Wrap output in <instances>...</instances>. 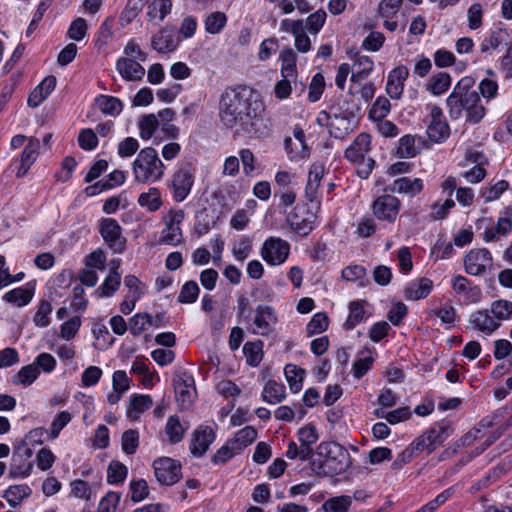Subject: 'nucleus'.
<instances>
[{"label": "nucleus", "instance_id": "09e8293b", "mask_svg": "<svg viewBox=\"0 0 512 512\" xmlns=\"http://www.w3.org/2000/svg\"><path fill=\"white\" fill-rule=\"evenodd\" d=\"M416 139L414 136L405 135L400 138L397 147V154L401 158H412L419 153V149L415 144Z\"/></svg>", "mask_w": 512, "mask_h": 512}, {"label": "nucleus", "instance_id": "774afa93", "mask_svg": "<svg viewBox=\"0 0 512 512\" xmlns=\"http://www.w3.org/2000/svg\"><path fill=\"white\" fill-rule=\"evenodd\" d=\"M120 501V494L108 492L98 505V512H115Z\"/></svg>", "mask_w": 512, "mask_h": 512}, {"label": "nucleus", "instance_id": "6ab92c4d", "mask_svg": "<svg viewBox=\"0 0 512 512\" xmlns=\"http://www.w3.org/2000/svg\"><path fill=\"white\" fill-rule=\"evenodd\" d=\"M489 309L478 310L471 314L469 322L475 329L486 335H490L500 327L493 315H490Z\"/></svg>", "mask_w": 512, "mask_h": 512}, {"label": "nucleus", "instance_id": "f704fd0d", "mask_svg": "<svg viewBox=\"0 0 512 512\" xmlns=\"http://www.w3.org/2000/svg\"><path fill=\"white\" fill-rule=\"evenodd\" d=\"M364 304L363 300H354L349 303V315L344 323L346 330H352L365 319Z\"/></svg>", "mask_w": 512, "mask_h": 512}, {"label": "nucleus", "instance_id": "338daca9", "mask_svg": "<svg viewBox=\"0 0 512 512\" xmlns=\"http://www.w3.org/2000/svg\"><path fill=\"white\" fill-rule=\"evenodd\" d=\"M131 499L133 502H140L144 500L148 494V485L144 479L132 481L130 483Z\"/></svg>", "mask_w": 512, "mask_h": 512}, {"label": "nucleus", "instance_id": "680f3d73", "mask_svg": "<svg viewBox=\"0 0 512 512\" xmlns=\"http://www.w3.org/2000/svg\"><path fill=\"white\" fill-rule=\"evenodd\" d=\"M122 449L128 454H134L139 445V435L136 430H127L122 435Z\"/></svg>", "mask_w": 512, "mask_h": 512}, {"label": "nucleus", "instance_id": "a18cd8bd", "mask_svg": "<svg viewBox=\"0 0 512 512\" xmlns=\"http://www.w3.org/2000/svg\"><path fill=\"white\" fill-rule=\"evenodd\" d=\"M351 504L352 497L342 495L326 500L322 505V509L324 512H348Z\"/></svg>", "mask_w": 512, "mask_h": 512}, {"label": "nucleus", "instance_id": "603ef678", "mask_svg": "<svg viewBox=\"0 0 512 512\" xmlns=\"http://www.w3.org/2000/svg\"><path fill=\"white\" fill-rule=\"evenodd\" d=\"M127 473L128 469L123 463L113 460L107 469V481L110 484L121 483L125 480Z\"/></svg>", "mask_w": 512, "mask_h": 512}, {"label": "nucleus", "instance_id": "aec40b11", "mask_svg": "<svg viewBox=\"0 0 512 512\" xmlns=\"http://www.w3.org/2000/svg\"><path fill=\"white\" fill-rule=\"evenodd\" d=\"M56 82V77L53 75L45 77L30 93L27 100L28 106L31 108L38 107L55 89Z\"/></svg>", "mask_w": 512, "mask_h": 512}, {"label": "nucleus", "instance_id": "bb28decb", "mask_svg": "<svg viewBox=\"0 0 512 512\" xmlns=\"http://www.w3.org/2000/svg\"><path fill=\"white\" fill-rule=\"evenodd\" d=\"M323 177V167L322 166H312L309 170L308 180L305 187V197L310 204H315L317 190L320 185V181Z\"/></svg>", "mask_w": 512, "mask_h": 512}, {"label": "nucleus", "instance_id": "c03bdc74", "mask_svg": "<svg viewBox=\"0 0 512 512\" xmlns=\"http://www.w3.org/2000/svg\"><path fill=\"white\" fill-rule=\"evenodd\" d=\"M33 297V291L28 288L19 287L7 292L3 299L6 302L15 304L19 307L27 305Z\"/></svg>", "mask_w": 512, "mask_h": 512}, {"label": "nucleus", "instance_id": "f03ea898", "mask_svg": "<svg viewBox=\"0 0 512 512\" xmlns=\"http://www.w3.org/2000/svg\"><path fill=\"white\" fill-rule=\"evenodd\" d=\"M475 81L472 77H463L453 88L446 104L452 120H457L466 112V121L471 124L479 123L486 114V108L481 102L479 92L472 90Z\"/></svg>", "mask_w": 512, "mask_h": 512}, {"label": "nucleus", "instance_id": "58836bf2", "mask_svg": "<svg viewBox=\"0 0 512 512\" xmlns=\"http://www.w3.org/2000/svg\"><path fill=\"white\" fill-rule=\"evenodd\" d=\"M243 352L249 365L258 366L263 358V342L261 340L246 342Z\"/></svg>", "mask_w": 512, "mask_h": 512}, {"label": "nucleus", "instance_id": "393cba45", "mask_svg": "<svg viewBox=\"0 0 512 512\" xmlns=\"http://www.w3.org/2000/svg\"><path fill=\"white\" fill-rule=\"evenodd\" d=\"M388 190L392 193L415 196L423 190V181L420 178L410 179L408 177H401L396 179Z\"/></svg>", "mask_w": 512, "mask_h": 512}, {"label": "nucleus", "instance_id": "9d476101", "mask_svg": "<svg viewBox=\"0 0 512 512\" xmlns=\"http://www.w3.org/2000/svg\"><path fill=\"white\" fill-rule=\"evenodd\" d=\"M185 213L182 209H171L164 217L165 228L161 233L160 242L176 246L182 242V230L180 224L183 222Z\"/></svg>", "mask_w": 512, "mask_h": 512}, {"label": "nucleus", "instance_id": "3c124183", "mask_svg": "<svg viewBox=\"0 0 512 512\" xmlns=\"http://www.w3.org/2000/svg\"><path fill=\"white\" fill-rule=\"evenodd\" d=\"M152 316L148 313H137L129 320V331L134 336H139L147 326L152 325Z\"/></svg>", "mask_w": 512, "mask_h": 512}, {"label": "nucleus", "instance_id": "4c0bfd02", "mask_svg": "<svg viewBox=\"0 0 512 512\" xmlns=\"http://www.w3.org/2000/svg\"><path fill=\"white\" fill-rule=\"evenodd\" d=\"M33 465L31 462H27L26 459L17 453L12 456V462L9 470L10 478L27 477L31 473Z\"/></svg>", "mask_w": 512, "mask_h": 512}, {"label": "nucleus", "instance_id": "39448f33", "mask_svg": "<svg viewBox=\"0 0 512 512\" xmlns=\"http://www.w3.org/2000/svg\"><path fill=\"white\" fill-rule=\"evenodd\" d=\"M319 208V202L315 204H297L287 215L286 221L296 234L302 237L307 236L314 229Z\"/></svg>", "mask_w": 512, "mask_h": 512}, {"label": "nucleus", "instance_id": "49530a36", "mask_svg": "<svg viewBox=\"0 0 512 512\" xmlns=\"http://www.w3.org/2000/svg\"><path fill=\"white\" fill-rule=\"evenodd\" d=\"M39 374L40 371L37 366L29 364L22 367L18 373L13 376L12 382L14 384L29 386L38 378Z\"/></svg>", "mask_w": 512, "mask_h": 512}, {"label": "nucleus", "instance_id": "412c9836", "mask_svg": "<svg viewBox=\"0 0 512 512\" xmlns=\"http://www.w3.org/2000/svg\"><path fill=\"white\" fill-rule=\"evenodd\" d=\"M116 69L127 81L141 80L145 75L144 67L131 58L122 57L116 63Z\"/></svg>", "mask_w": 512, "mask_h": 512}, {"label": "nucleus", "instance_id": "423d86ee", "mask_svg": "<svg viewBox=\"0 0 512 512\" xmlns=\"http://www.w3.org/2000/svg\"><path fill=\"white\" fill-rule=\"evenodd\" d=\"M195 182V167L191 163L179 166L171 176L168 187L175 202H183L189 196Z\"/></svg>", "mask_w": 512, "mask_h": 512}, {"label": "nucleus", "instance_id": "2f4dec72", "mask_svg": "<svg viewBox=\"0 0 512 512\" xmlns=\"http://www.w3.org/2000/svg\"><path fill=\"white\" fill-rule=\"evenodd\" d=\"M125 179L126 175L124 171L114 170L108 175L106 180L98 181L94 185L87 187L86 191L93 190L91 194H95L96 191L102 192L115 186L122 185L125 182Z\"/></svg>", "mask_w": 512, "mask_h": 512}, {"label": "nucleus", "instance_id": "ddd939ff", "mask_svg": "<svg viewBox=\"0 0 512 512\" xmlns=\"http://www.w3.org/2000/svg\"><path fill=\"white\" fill-rule=\"evenodd\" d=\"M372 209L378 219L394 222L399 214L400 200L393 195L385 194L374 200Z\"/></svg>", "mask_w": 512, "mask_h": 512}, {"label": "nucleus", "instance_id": "37998d69", "mask_svg": "<svg viewBox=\"0 0 512 512\" xmlns=\"http://www.w3.org/2000/svg\"><path fill=\"white\" fill-rule=\"evenodd\" d=\"M120 283L119 272H109L104 282L97 288L96 293L100 297H110L118 290Z\"/></svg>", "mask_w": 512, "mask_h": 512}, {"label": "nucleus", "instance_id": "a211bd4d", "mask_svg": "<svg viewBox=\"0 0 512 512\" xmlns=\"http://www.w3.org/2000/svg\"><path fill=\"white\" fill-rule=\"evenodd\" d=\"M215 439V433L212 428L205 426L199 427L193 435L191 443V453L196 457L203 456L208 450L209 446Z\"/></svg>", "mask_w": 512, "mask_h": 512}, {"label": "nucleus", "instance_id": "ea45409f", "mask_svg": "<svg viewBox=\"0 0 512 512\" xmlns=\"http://www.w3.org/2000/svg\"><path fill=\"white\" fill-rule=\"evenodd\" d=\"M284 373L289 384L290 390L297 393L302 388V382L305 371L298 368L296 365L287 364L284 368Z\"/></svg>", "mask_w": 512, "mask_h": 512}, {"label": "nucleus", "instance_id": "5701e85b", "mask_svg": "<svg viewBox=\"0 0 512 512\" xmlns=\"http://www.w3.org/2000/svg\"><path fill=\"white\" fill-rule=\"evenodd\" d=\"M433 288V282L429 278L422 277L411 281L404 289L407 300H420L426 298Z\"/></svg>", "mask_w": 512, "mask_h": 512}, {"label": "nucleus", "instance_id": "c85d7f7f", "mask_svg": "<svg viewBox=\"0 0 512 512\" xmlns=\"http://www.w3.org/2000/svg\"><path fill=\"white\" fill-rule=\"evenodd\" d=\"M95 104L103 114L117 116L123 109V103L120 99L109 95H98L95 98Z\"/></svg>", "mask_w": 512, "mask_h": 512}, {"label": "nucleus", "instance_id": "bf43d9fd", "mask_svg": "<svg viewBox=\"0 0 512 512\" xmlns=\"http://www.w3.org/2000/svg\"><path fill=\"white\" fill-rule=\"evenodd\" d=\"M51 312V303L46 300L41 301L33 318L35 325L42 328L47 327L50 324L49 314Z\"/></svg>", "mask_w": 512, "mask_h": 512}, {"label": "nucleus", "instance_id": "4d7b16f0", "mask_svg": "<svg viewBox=\"0 0 512 512\" xmlns=\"http://www.w3.org/2000/svg\"><path fill=\"white\" fill-rule=\"evenodd\" d=\"M328 328V317L324 312L316 313L309 323L307 324L306 330L308 335L320 334L326 331Z\"/></svg>", "mask_w": 512, "mask_h": 512}, {"label": "nucleus", "instance_id": "9b49d317", "mask_svg": "<svg viewBox=\"0 0 512 512\" xmlns=\"http://www.w3.org/2000/svg\"><path fill=\"white\" fill-rule=\"evenodd\" d=\"M493 266V258L486 248L472 249L464 257L465 271L473 276L483 275Z\"/></svg>", "mask_w": 512, "mask_h": 512}, {"label": "nucleus", "instance_id": "f8f14e48", "mask_svg": "<svg viewBox=\"0 0 512 512\" xmlns=\"http://www.w3.org/2000/svg\"><path fill=\"white\" fill-rule=\"evenodd\" d=\"M430 122L427 127L428 137L436 143L446 140L450 135V127L439 106H432L429 113Z\"/></svg>", "mask_w": 512, "mask_h": 512}, {"label": "nucleus", "instance_id": "864d4df0", "mask_svg": "<svg viewBox=\"0 0 512 512\" xmlns=\"http://www.w3.org/2000/svg\"><path fill=\"white\" fill-rule=\"evenodd\" d=\"M200 289L196 281H187L181 288L178 301L183 304L194 303L199 295Z\"/></svg>", "mask_w": 512, "mask_h": 512}, {"label": "nucleus", "instance_id": "b1692460", "mask_svg": "<svg viewBox=\"0 0 512 512\" xmlns=\"http://www.w3.org/2000/svg\"><path fill=\"white\" fill-rule=\"evenodd\" d=\"M151 47L159 53H167L176 49L174 32L169 28H163L154 34L151 39Z\"/></svg>", "mask_w": 512, "mask_h": 512}, {"label": "nucleus", "instance_id": "69168bd1", "mask_svg": "<svg viewBox=\"0 0 512 512\" xmlns=\"http://www.w3.org/2000/svg\"><path fill=\"white\" fill-rule=\"evenodd\" d=\"M102 374H103L102 369L99 368L98 366L87 367L81 375L82 385L84 387H90V386L96 385L99 382Z\"/></svg>", "mask_w": 512, "mask_h": 512}, {"label": "nucleus", "instance_id": "2eb2a0df", "mask_svg": "<svg viewBox=\"0 0 512 512\" xmlns=\"http://www.w3.org/2000/svg\"><path fill=\"white\" fill-rule=\"evenodd\" d=\"M277 321V316L271 306L258 305L253 320L255 328L252 332L261 336H268L274 331Z\"/></svg>", "mask_w": 512, "mask_h": 512}, {"label": "nucleus", "instance_id": "79ce46f5", "mask_svg": "<svg viewBox=\"0 0 512 512\" xmlns=\"http://www.w3.org/2000/svg\"><path fill=\"white\" fill-rule=\"evenodd\" d=\"M227 23V16L224 12L215 11L210 13L205 21V30L209 34H219Z\"/></svg>", "mask_w": 512, "mask_h": 512}, {"label": "nucleus", "instance_id": "72a5a7b5", "mask_svg": "<svg viewBox=\"0 0 512 512\" xmlns=\"http://www.w3.org/2000/svg\"><path fill=\"white\" fill-rule=\"evenodd\" d=\"M138 204L150 212L159 210L163 204L159 189L151 187L147 192L141 193L138 197Z\"/></svg>", "mask_w": 512, "mask_h": 512}, {"label": "nucleus", "instance_id": "e433bc0d", "mask_svg": "<svg viewBox=\"0 0 512 512\" xmlns=\"http://www.w3.org/2000/svg\"><path fill=\"white\" fill-rule=\"evenodd\" d=\"M171 8V0H153L148 5L147 16L150 21H162L171 12Z\"/></svg>", "mask_w": 512, "mask_h": 512}, {"label": "nucleus", "instance_id": "0e129e2a", "mask_svg": "<svg viewBox=\"0 0 512 512\" xmlns=\"http://www.w3.org/2000/svg\"><path fill=\"white\" fill-rule=\"evenodd\" d=\"M78 143L83 150H92L96 148L98 138L92 129L86 128L80 131L78 135Z\"/></svg>", "mask_w": 512, "mask_h": 512}, {"label": "nucleus", "instance_id": "13d9d810", "mask_svg": "<svg viewBox=\"0 0 512 512\" xmlns=\"http://www.w3.org/2000/svg\"><path fill=\"white\" fill-rule=\"evenodd\" d=\"M326 17V12L323 9L310 14L306 19L304 30L307 29L310 33L317 34L322 29Z\"/></svg>", "mask_w": 512, "mask_h": 512}, {"label": "nucleus", "instance_id": "473e14b6", "mask_svg": "<svg viewBox=\"0 0 512 512\" xmlns=\"http://www.w3.org/2000/svg\"><path fill=\"white\" fill-rule=\"evenodd\" d=\"M32 493L31 488L26 484L12 485L5 490L3 498L11 507H16Z\"/></svg>", "mask_w": 512, "mask_h": 512}, {"label": "nucleus", "instance_id": "052dcab7", "mask_svg": "<svg viewBox=\"0 0 512 512\" xmlns=\"http://www.w3.org/2000/svg\"><path fill=\"white\" fill-rule=\"evenodd\" d=\"M252 251V241L248 237H243L233 245L232 254L236 260L245 261Z\"/></svg>", "mask_w": 512, "mask_h": 512}, {"label": "nucleus", "instance_id": "20e7f679", "mask_svg": "<svg viewBox=\"0 0 512 512\" xmlns=\"http://www.w3.org/2000/svg\"><path fill=\"white\" fill-rule=\"evenodd\" d=\"M166 166L153 147L140 150L132 163V172L137 183L150 184L161 180Z\"/></svg>", "mask_w": 512, "mask_h": 512}, {"label": "nucleus", "instance_id": "7c9ffc66", "mask_svg": "<svg viewBox=\"0 0 512 512\" xmlns=\"http://www.w3.org/2000/svg\"><path fill=\"white\" fill-rule=\"evenodd\" d=\"M153 404L149 395H133L127 407V417L136 420L141 413L149 409Z\"/></svg>", "mask_w": 512, "mask_h": 512}, {"label": "nucleus", "instance_id": "4468645a", "mask_svg": "<svg viewBox=\"0 0 512 512\" xmlns=\"http://www.w3.org/2000/svg\"><path fill=\"white\" fill-rule=\"evenodd\" d=\"M40 141L35 137H30L20 159H15L11 163V167L16 171V176L21 178L25 176L31 165L36 161L39 155Z\"/></svg>", "mask_w": 512, "mask_h": 512}, {"label": "nucleus", "instance_id": "cd10ccee", "mask_svg": "<svg viewBox=\"0 0 512 512\" xmlns=\"http://www.w3.org/2000/svg\"><path fill=\"white\" fill-rule=\"evenodd\" d=\"M257 438V431L252 426H246L235 433L234 437L228 442L233 449L241 453L247 446L252 444Z\"/></svg>", "mask_w": 512, "mask_h": 512}, {"label": "nucleus", "instance_id": "a878e982", "mask_svg": "<svg viewBox=\"0 0 512 512\" xmlns=\"http://www.w3.org/2000/svg\"><path fill=\"white\" fill-rule=\"evenodd\" d=\"M453 433V428L448 421H441L436 423L434 426L425 431L429 441H431V447L433 451L446 441Z\"/></svg>", "mask_w": 512, "mask_h": 512}, {"label": "nucleus", "instance_id": "6e6d98bb", "mask_svg": "<svg viewBox=\"0 0 512 512\" xmlns=\"http://www.w3.org/2000/svg\"><path fill=\"white\" fill-rule=\"evenodd\" d=\"M159 125V120L154 114H149L141 118L139 122L140 136L142 139L148 140L154 134Z\"/></svg>", "mask_w": 512, "mask_h": 512}, {"label": "nucleus", "instance_id": "1a4fd4ad", "mask_svg": "<svg viewBox=\"0 0 512 512\" xmlns=\"http://www.w3.org/2000/svg\"><path fill=\"white\" fill-rule=\"evenodd\" d=\"M153 468L155 477L161 485L171 486L182 476L180 462L169 457L156 459Z\"/></svg>", "mask_w": 512, "mask_h": 512}, {"label": "nucleus", "instance_id": "6e6552de", "mask_svg": "<svg viewBox=\"0 0 512 512\" xmlns=\"http://www.w3.org/2000/svg\"><path fill=\"white\" fill-rule=\"evenodd\" d=\"M99 233L114 253H122L126 247V238L122 236V228L113 218H103L99 223Z\"/></svg>", "mask_w": 512, "mask_h": 512}, {"label": "nucleus", "instance_id": "5fc2aeb1", "mask_svg": "<svg viewBox=\"0 0 512 512\" xmlns=\"http://www.w3.org/2000/svg\"><path fill=\"white\" fill-rule=\"evenodd\" d=\"M165 429L170 443L176 444L182 440L184 429L176 415L168 418Z\"/></svg>", "mask_w": 512, "mask_h": 512}, {"label": "nucleus", "instance_id": "c756f323", "mask_svg": "<svg viewBox=\"0 0 512 512\" xmlns=\"http://www.w3.org/2000/svg\"><path fill=\"white\" fill-rule=\"evenodd\" d=\"M286 397L285 386L275 380H269L262 391V399L268 404L280 403Z\"/></svg>", "mask_w": 512, "mask_h": 512}, {"label": "nucleus", "instance_id": "de8ad7c7", "mask_svg": "<svg viewBox=\"0 0 512 512\" xmlns=\"http://www.w3.org/2000/svg\"><path fill=\"white\" fill-rule=\"evenodd\" d=\"M450 85H451L450 75L446 72H440L430 78V80L428 82V89L434 95H441L445 91L448 90Z\"/></svg>", "mask_w": 512, "mask_h": 512}, {"label": "nucleus", "instance_id": "dca6fc26", "mask_svg": "<svg viewBox=\"0 0 512 512\" xmlns=\"http://www.w3.org/2000/svg\"><path fill=\"white\" fill-rule=\"evenodd\" d=\"M176 399L182 409H188L195 397L194 378L188 373L178 375L174 380Z\"/></svg>", "mask_w": 512, "mask_h": 512}, {"label": "nucleus", "instance_id": "0eeeda50", "mask_svg": "<svg viewBox=\"0 0 512 512\" xmlns=\"http://www.w3.org/2000/svg\"><path fill=\"white\" fill-rule=\"evenodd\" d=\"M290 253V244L280 237L267 238L260 250L263 260L272 266L283 264Z\"/></svg>", "mask_w": 512, "mask_h": 512}, {"label": "nucleus", "instance_id": "c9c22d12", "mask_svg": "<svg viewBox=\"0 0 512 512\" xmlns=\"http://www.w3.org/2000/svg\"><path fill=\"white\" fill-rule=\"evenodd\" d=\"M281 75L284 78H296V54L291 48H285L280 54Z\"/></svg>", "mask_w": 512, "mask_h": 512}, {"label": "nucleus", "instance_id": "f3484780", "mask_svg": "<svg viewBox=\"0 0 512 512\" xmlns=\"http://www.w3.org/2000/svg\"><path fill=\"white\" fill-rule=\"evenodd\" d=\"M409 76V69L399 65L392 69L387 77L386 91L392 99H400L404 91V83Z\"/></svg>", "mask_w": 512, "mask_h": 512}, {"label": "nucleus", "instance_id": "4be33fe9", "mask_svg": "<svg viewBox=\"0 0 512 512\" xmlns=\"http://www.w3.org/2000/svg\"><path fill=\"white\" fill-rule=\"evenodd\" d=\"M371 137L367 133L359 134L353 143L346 149L345 157L351 162H358L366 157L370 151Z\"/></svg>", "mask_w": 512, "mask_h": 512}, {"label": "nucleus", "instance_id": "e2e57ef3", "mask_svg": "<svg viewBox=\"0 0 512 512\" xmlns=\"http://www.w3.org/2000/svg\"><path fill=\"white\" fill-rule=\"evenodd\" d=\"M85 266L90 269L104 270L106 255L101 249L94 250L85 257Z\"/></svg>", "mask_w": 512, "mask_h": 512}, {"label": "nucleus", "instance_id": "a19ab883", "mask_svg": "<svg viewBox=\"0 0 512 512\" xmlns=\"http://www.w3.org/2000/svg\"><path fill=\"white\" fill-rule=\"evenodd\" d=\"M490 312L496 319V322L501 324L502 321L508 320L512 316V302L499 299L495 300L490 305Z\"/></svg>", "mask_w": 512, "mask_h": 512}, {"label": "nucleus", "instance_id": "f257e3e1", "mask_svg": "<svg viewBox=\"0 0 512 512\" xmlns=\"http://www.w3.org/2000/svg\"><path fill=\"white\" fill-rule=\"evenodd\" d=\"M263 111V103L254 99L253 90L247 86L227 88L221 95L219 115L229 128L250 132L254 119Z\"/></svg>", "mask_w": 512, "mask_h": 512}, {"label": "nucleus", "instance_id": "8fccbe9b", "mask_svg": "<svg viewBox=\"0 0 512 512\" xmlns=\"http://www.w3.org/2000/svg\"><path fill=\"white\" fill-rule=\"evenodd\" d=\"M390 109V101L386 97L380 96L376 99L370 108L369 118L374 121H381L388 115Z\"/></svg>", "mask_w": 512, "mask_h": 512}, {"label": "nucleus", "instance_id": "7ed1b4c3", "mask_svg": "<svg viewBox=\"0 0 512 512\" xmlns=\"http://www.w3.org/2000/svg\"><path fill=\"white\" fill-rule=\"evenodd\" d=\"M316 455L318 459H313L310 464L313 472L319 476L341 474L351 465L348 450L333 441L320 443Z\"/></svg>", "mask_w": 512, "mask_h": 512}]
</instances>
